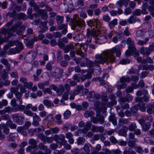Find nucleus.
Returning a JSON list of instances; mask_svg holds the SVG:
<instances>
[{
  "instance_id": "nucleus-52",
  "label": "nucleus",
  "mask_w": 154,
  "mask_h": 154,
  "mask_svg": "<svg viewBox=\"0 0 154 154\" xmlns=\"http://www.w3.org/2000/svg\"><path fill=\"white\" fill-rule=\"evenodd\" d=\"M45 120L46 121L48 122H53L54 120L53 116L51 115H48Z\"/></svg>"
},
{
  "instance_id": "nucleus-27",
  "label": "nucleus",
  "mask_w": 154,
  "mask_h": 154,
  "mask_svg": "<svg viewBox=\"0 0 154 154\" xmlns=\"http://www.w3.org/2000/svg\"><path fill=\"white\" fill-rule=\"evenodd\" d=\"M109 120L110 122H112V123L114 125H116L117 122L115 116L113 115H111L109 117Z\"/></svg>"
},
{
  "instance_id": "nucleus-51",
  "label": "nucleus",
  "mask_w": 154,
  "mask_h": 154,
  "mask_svg": "<svg viewBox=\"0 0 154 154\" xmlns=\"http://www.w3.org/2000/svg\"><path fill=\"white\" fill-rule=\"evenodd\" d=\"M64 90L66 91V92L69 94L70 91V85L68 83H66L64 85Z\"/></svg>"
},
{
  "instance_id": "nucleus-9",
  "label": "nucleus",
  "mask_w": 154,
  "mask_h": 154,
  "mask_svg": "<svg viewBox=\"0 0 154 154\" xmlns=\"http://www.w3.org/2000/svg\"><path fill=\"white\" fill-rule=\"evenodd\" d=\"M135 100L137 102L140 103L137 105V106L139 108L140 110L142 112H145L146 111V107L145 106V103H143L142 97H137Z\"/></svg>"
},
{
  "instance_id": "nucleus-11",
  "label": "nucleus",
  "mask_w": 154,
  "mask_h": 154,
  "mask_svg": "<svg viewBox=\"0 0 154 154\" xmlns=\"http://www.w3.org/2000/svg\"><path fill=\"white\" fill-rule=\"evenodd\" d=\"M0 33L3 34L5 36V39L8 40L9 38L11 37L12 33L7 29H2L0 30Z\"/></svg>"
},
{
  "instance_id": "nucleus-35",
  "label": "nucleus",
  "mask_w": 154,
  "mask_h": 154,
  "mask_svg": "<svg viewBox=\"0 0 154 154\" xmlns=\"http://www.w3.org/2000/svg\"><path fill=\"white\" fill-rule=\"evenodd\" d=\"M136 35L137 36L139 37H145V32L140 30H138L136 33Z\"/></svg>"
},
{
  "instance_id": "nucleus-55",
  "label": "nucleus",
  "mask_w": 154,
  "mask_h": 154,
  "mask_svg": "<svg viewBox=\"0 0 154 154\" xmlns=\"http://www.w3.org/2000/svg\"><path fill=\"white\" fill-rule=\"evenodd\" d=\"M50 130L52 134H57L59 132L60 129L57 127H55L50 128Z\"/></svg>"
},
{
  "instance_id": "nucleus-10",
  "label": "nucleus",
  "mask_w": 154,
  "mask_h": 154,
  "mask_svg": "<svg viewBox=\"0 0 154 154\" xmlns=\"http://www.w3.org/2000/svg\"><path fill=\"white\" fill-rule=\"evenodd\" d=\"M97 60L96 61L97 64H103L106 63H112L116 61L115 58H97Z\"/></svg>"
},
{
  "instance_id": "nucleus-22",
  "label": "nucleus",
  "mask_w": 154,
  "mask_h": 154,
  "mask_svg": "<svg viewBox=\"0 0 154 154\" xmlns=\"http://www.w3.org/2000/svg\"><path fill=\"white\" fill-rule=\"evenodd\" d=\"M84 89L83 85H77L75 87V89H74V91L76 94H78Z\"/></svg>"
},
{
  "instance_id": "nucleus-23",
  "label": "nucleus",
  "mask_w": 154,
  "mask_h": 154,
  "mask_svg": "<svg viewBox=\"0 0 154 154\" xmlns=\"http://www.w3.org/2000/svg\"><path fill=\"white\" fill-rule=\"evenodd\" d=\"M49 84V81H47L43 83H39L38 84V86L40 89H43L45 86H48Z\"/></svg>"
},
{
  "instance_id": "nucleus-29",
  "label": "nucleus",
  "mask_w": 154,
  "mask_h": 154,
  "mask_svg": "<svg viewBox=\"0 0 154 154\" xmlns=\"http://www.w3.org/2000/svg\"><path fill=\"white\" fill-rule=\"evenodd\" d=\"M41 130V129L40 128H38L35 129H30L29 130L28 134L29 135L32 136L35 132H38Z\"/></svg>"
},
{
  "instance_id": "nucleus-45",
  "label": "nucleus",
  "mask_w": 154,
  "mask_h": 154,
  "mask_svg": "<svg viewBox=\"0 0 154 154\" xmlns=\"http://www.w3.org/2000/svg\"><path fill=\"white\" fill-rule=\"evenodd\" d=\"M128 123V121L127 119H125L123 118L120 119L118 122V125L120 126H122L124 124H127Z\"/></svg>"
},
{
  "instance_id": "nucleus-42",
  "label": "nucleus",
  "mask_w": 154,
  "mask_h": 154,
  "mask_svg": "<svg viewBox=\"0 0 154 154\" xmlns=\"http://www.w3.org/2000/svg\"><path fill=\"white\" fill-rule=\"evenodd\" d=\"M149 40V38L148 37L146 38L145 41H142L139 40L138 41L137 44L138 45L143 46L144 45L146 44L147 42Z\"/></svg>"
},
{
  "instance_id": "nucleus-39",
  "label": "nucleus",
  "mask_w": 154,
  "mask_h": 154,
  "mask_svg": "<svg viewBox=\"0 0 154 154\" xmlns=\"http://www.w3.org/2000/svg\"><path fill=\"white\" fill-rule=\"evenodd\" d=\"M10 90L11 92L14 94V95L20 92L19 91V89L18 87H11L10 89Z\"/></svg>"
},
{
  "instance_id": "nucleus-53",
  "label": "nucleus",
  "mask_w": 154,
  "mask_h": 154,
  "mask_svg": "<svg viewBox=\"0 0 154 154\" xmlns=\"http://www.w3.org/2000/svg\"><path fill=\"white\" fill-rule=\"evenodd\" d=\"M16 48L14 49H10L7 52L8 54H14L16 53H18Z\"/></svg>"
},
{
  "instance_id": "nucleus-33",
  "label": "nucleus",
  "mask_w": 154,
  "mask_h": 154,
  "mask_svg": "<svg viewBox=\"0 0 154 154\" xmlns=\"http://www.w3.org/2000/svg\"><path fill=\"white\" fill-rule=\"evenodd\" d=\"M137 128L136 124L134 122H132L128 126V130L130 131H134Z\"/></svg>"
},
{
  "instance_id": "nucleus-8",
  "label": "nucleus",
  "mask_w": 154,
  "mask_h": 154,
  "mask_svg": "<svg viewBox=\"0 0 154 154\" xmlns=\"http://www.w3.org/2000/svg\"><path fill=\"white\" fill-rule=\"evenodd\" d=\"M11 116L14 121L20 124H22L23 122L22 119H24V118L19 113L12 114Z\"/></svg>"
},
{
  "instance_id": "nucleus-38",
  "label": "nucleus",
  "mask_w": 154,
  "mask_h": 154,
  "mask_svg": "<svg viewBox=\"0 0 154 154\" xmlns=\"http://www.w3.org/2000/svg\"><path fill=\"white\" fill-rule=\"evenodd\" d=\"M136 17L134 15L131 16L127 20V21L129 23H135L136 21Z\"/></svg>"
},
{
  "instance_id": "nucleus-41",
  "label": "nucleus",
  "mask_w": 154,
  "mask_h": 154,
  "mask_svg": "<svg viewBox=\"0 0 154 154\" xmlns=\"http://www.w3.org/2000/svg\"><path fill=\"white\" fill-rule=\"evenodd\" d=\"M85 139L82 137H79L77 140V143L78 145H82L85 142Z\"/></svg>"
},
{
  "instance_id": "nucleus-15",
  "label": "nucleus",
  "mask_w": 154,
  "mask_h": 154,
  "mask_svg": "<svg viewBox=\"0 0 154 154\" xmlns=\"http://www.w3.org/2000/svg\"><path fill=\"white\" fill-rule=\"evenodd\" d=\"M87 35L89 36H93L95 38V39L97 41H95L94 42L95 43H100V42H98V41L99 40V39L97 37V34L96 31L94 30H90L89 29L88 30L87 32Z\"/></svg>"
},
{
  "instance_id": "nucleus-49",
  "label": "nucleus",
  "mask_w": 154,
  "mask_h": 154,
  "mask_svg": "<svg viewBox=\"0 0 154 154\" xmlns=\"http://www.w3.org/2000/svg\"><path fill=\"white\" fill-rule=\"evenodd\" d=\"M123 36H129L131 34V33L129 31V28L128 27H126L123 31Z\"/></svg>"
},
{
  "instance_id": "nucleus-32",
  "label": "nucleus",
  "mask_w": 154,
  "mask_h": 154,
  "mask_svg": "<svg viewBox=\"0 0 154 154\" xmlns=\"http://www.w3.org/2000/svg\"><path fill=\"white\" fill-rule=\"evenodd\" d=\"M94 115V112L92 111L87 110L84 113V116L86 118H88L93 116Z\"/></svg>"
},
{
  "instance_id": "nucleus-43",
  "label": "nucleus",
  "mask_w": 154,
  "mask_h": 154,
  "mask_svg": "<svg viewBox=\"0 0 154 154\" xmlns=\"http://www.w3.org/2000/svg\"><path fill=\"white\" fill-rule=\"evenodd\" d=\"M54 60H51L49 61L48 63L46 64V69L48 70L51 71L52 68V64L54 63Z\"/></svg>"
},
{
  "instance_id": "nucleus-5",
  "label": "nucleus",
  "mask_w": 154,
  "mask_h": 154,
  "mask_svg": "<svg viewBox=\"0 0 154 154\" xmlns=\"http://www.w3.org/2000/svg\"><path fill=\"white\" fill-rule=\"evenodd\" d=\"M84 23L85 22L83 19L78 17L74 18L69 24L71 26V29L73 30H75L77 26H82Z\"/></svg>"
},
{
  "instance_id": "nucleus-64",
  "label": "nucleus",
  "mask_w": 154,
  "mask_h": 154,
  "mask_svg": "<svg viewBox=\"0 0 154 154\" xmlns=\"http://www.w3.org/2000/svg\"><path fill=\"white\" fill-rule=\"evenodd\" d=\"M149 3L151 5L149 7L148 9L149 11L154 9V0H151L150 1Z\"/></svg>"
},
{
  "instance_id": "nucleus-12",
  "label": "nucleus",
  "mask_w": 154,
  "mask_h": 154,
  "mask_svg": "<svg viewBox=\"0 0 154 154\" xmlns=\"http://www.w3.org/2000/svg\"><path fill=\"white\" fill-rule=\"evenodd\" d=\"M58 26L57 30H61L62 32L63 35H65L68 32V24H60Z\"/></svg>"
},
{
  "instance_id": "nucleus-19",
  "label": "nucleus",
  "mask_w": 154,
  "mask_h": 154,
  "mask_svg": "<svg viewBox=\"0 0 154 154\" xmlns=\"http://www.w3.org/2000/svg\"><path fill=\"white\" fill-rule=\"evenodd\" d=\"M47 11L46 10L40 9L37 14L42 16V19H45L48 17Z\"/></svg>"
},
{
  "instance_id": "nucleus-1",
  "label": "nucleus",
  "mask_w": 154,
  "mask_h": 154,
  "mask_svg": "<svg viewBox=\"0 0 154 154\" xmlns=\"http://www.w3.org/2000/svg\"><path fill=\"white\" fill-rule=\"evenodd\" d=\"M121 52L119 49L114 47L110 50H107L103 51L100 54H97L95 55V58H115L120 57Z\"/></svg>"
},
{
  "instance_id": "nucleus-3",
  "label": "nucleus",
  "mask_w": 154,
  "mask_h": 154,
  "mask_svg": "<svg viewBox=\"0 0 154 154\" xmlns=\"http://www.w3.org/2000/svg\"><path fill=\"white\" fill-rule=\"evenodd\" d=\"M13 107L11 106H7L5 107V112L6 113H11L13 112H16L19 111H23L25 108V106L23 105H19L17 104L16 106H13Z\"/></svg>"
},
{
  "instance_id": "nucleus-47",
  "label": "nucleus",
  "mask_w": 154,
  "mask_h": 154,
  "mask_svg": "<svg viewBox=\"0 0 154 154\" xmlns=\"http://www.w3.org/2000/svg\"><path fill=\"white\" fill-rule=\"evenodd\" d=\"M86 92L87 93V96L88 98V99L94 98V91H90L89 92H88V89H86Z\"/></svg>"
},
{
  "instance_id": "nucleus-21",
  "label": "nucleus",
  "mask_w": 154,
  "mask_h": 154,
  "mask_svg": "<svg viewBox=\"0 0 154 154\" xmlns=\"http://www.w3.org/2000/svg\"><path fill=\"white\" fill-rule=\"evenodd\" d=\"M147 112L149 114L153 113L154 114V109L152 104L149 103L147 106Z\"/></svg>"
},
{
  "instance_id": "nucleus-46",
  "label": "nucleus",
  "mask_w": 154,
  "mask_h": 154,
  "mask_svg": "<svg viewBox=\"0 0 154 154\" xmlns=\"http://www.w3.org/2000/svg\"><path fill=\"white\" fill-rule=\"evenodd\" d=\"M117 24V19H114L112 21H110L109 23V25L111 28L113 27L114 26Z\"/></svg>"
},
{
  "instance_id": "nucleus-48",
  "label": "nucleus",
  "mask_w": 154,
  "mask_h": 154,
  "mask_svg": "<svg viewBox=\"0 0 154 154\" xmlns=\"http://www.w3.org/2000/svg\"><path fill=\"white\" fill-rule=\"evenodd\" d=\"M73 79L77 82H81V75L80 74H75L73 75Z\"/></svg>"
},
{
  "instance_id": "nucleus-7",
  "label": "nucleus",
  "mask_w": 154,
  "mask_h": 154,
  "mask_svg": "<svg viewBox=\"0 0 154 154\" xmlns=\"http://www.w3.org/2000/svg\"><path fill=\"white\" fill-rule=\"evenodd\" d=\"M96 116V117H93L91 118V121L94 124H97L99 122L101 125L103 124L104 121V117L99 114H97Z\"/></svg>"
},
{
  "instance_id": "nucleus-18",
  "label": "nucleus",
  "mask_w": 154,
  "mask_h": 154,
  "mask_svg": "<svg viewBox=\"0 0 154 154\" xmlns=\"http://www.w3.org/2000/svg\"><path fill=\"white\" fill-rule=\"evenodd\" d=\"M75 46L73 45L70 43L69 45H66L64 48H63V51L65 53H68L71 50H74Z\"/></svg>"
},
{
  "instance_id": "nucleus-14",
  "label": "nucleus",
  "mask_w": 154,
  "mask_h": 154,
  "mask_svg": "<svg viewBox=\"0 0 154 154\" xmlns=\"http://www.w3.org/2000/svg\"><path fill=\"white\" fill-rule=\"evenodd\" d=\"M92 72H88L85 75H81V82H83L87 79H89L92 78Z\"/></svg>"
},
{
  "instance_id": "nucleus-37",
  "label": "nucleus",
  "mask_w": 154,
  "mask_h": 154,
  "mask_svg": "<svg viewBox=\"0 0 154 154\" xmlns=\"http://www.w3.org/2000/svg\"><path fill=\"white\" fill-rule=\"evenodd\" d=\"M46 136L43 133H39L37 135V137L44 143H45V139Z\"/></svg>"
},
{
  "instance_id": "nucleus-30",
  "label": "nucleus",
  "mask_w": 154,
  "mask_h": 154,
  "mask_svg": "<svg viewBox=\"0 0 154 154\" xmlns=\"http://www.w3.org/2000/svg\"><path fill=\"white\" fill-rule=\"evenodd\" d=\"M10 12L7 14V15L10 16L11 17H14L16 15V11L14 9H13L12 7L10 8Z\"/></svg>"
},
{
  "instance_id": "nucleus-2",
  "label": "nucleus",
  "mask_w": 154,
  "mask_h": 154,
  "mask_svg": "<svg viewBox=\"0 0 154 154\" xmlns=\"http://www.w3.org/2000/svg\"><path fill=\"white\" fill-rule=\"evenodd\" d=\"M23 113L28 116L33 117L32 125H33L37 126L39 125V122L41 121V118L36 113H33L30 110L27 109L24 110Z\"/></svg>"
},
{
  "instance_id": "nucleus-4",
  "label": "nucleus",
  "mask_w": 154,
  "mask_h": 154,
  "mask_svg": "<svg viewBox=\"0 0 154 154\" xmlns=\"http://www.w3.org/2000/svg\"><path fill=\"white\" fill-rule=\"evenodd\" d=\"M25 29V26H21L20 23H17L12 26L10 29V31L13 32H16L18 35L22 34V32Z\"/></svg>"
},
{
  "instance_id": "nucleus-31",
  "label": "nucleus",
  "mask_w": 154,
  "mask_h": 154,
  "mask_svg": "<svg viewBox=\"0 0 154 154\" xmlns=\"http://www.w3.org/2000/svg\"><path fill=\"white\" fill-rule=\"evenodd\" d=\"M154 35V32L153 31H145V37H148V38H152Z\"/></svg>"
},
{
  "instance_id": "nucleus-60",
  "label": "nucleus",
  "mask_w": 154,
  "mask_h": 154,
  "mask_svg": "<svg viewBox=\"0 0 154 154\" xmlns=\"http://www.w3.org/2000/svg\"><path fill=\"white\" fill-rule=\"evenodd\" d=\"M131 61V60L128 58H123L120 61V63L123 64L129 63Z\"/></svg>"
},
{
  "instance_id": "nucleus-13",
  "label": "nucleus",
  "mask_w": 154,
  "mask_h": 154,
  "mask_svg": "<svg viewBox=\"0 0 154 154\" xmlns=\"http://www.w3.org/2000/svg\"><path fill=\"white\" fill-rule=\"evenodd\" d=\"M63 72L62 70H60L59 68L57 67L54 71L51 72V76L53 77H55L57 76L59 77L60 75H62Z\"/></svg>"
},
{
  "instance_id": "nucleus-24",
  "label": "nucleus",
  "mask_w": 154,
  "mask_h": 154,
  "mask_svg": "<svg viewBox=\"0 0 154 154\" xmlns=\"http://www.w3.org/2000/svg\"><path fill=\"white\" fill-rule=\"evenodd\" d=\"M7 125L11 129H15L16 128V125L11 120H8L7 122Z\"/></svg>"
},
{
  "instance_id": "nucleus-16",
  "label": "nucleus",
  "mask_w": 154,
  "mask_h": 154,
  "mask_svg": "<svg viewBox=\"0 0 154 154\" xmlns=\"http://www.w3.org/2000/svg\"><path fill=\"white\" fill-rule=\"evenodd\" d=\"M140 52L141 54L145 57L148 56L150 54L147 47H141L140 48Z\"/></svg>"
},
{
  "instance_id": "nucleus-26",
  "label": "nucleus",
  "mask_w": 154,
  "mask_h": 154,
  "mask_svg": "<svg viewBox=\"0 0 154 154\" xmlns=\"http://www.w3.org/2000/svg\"><path fill=\"white\" fill-rule=\"evenodd\" d=\"M29 143L32 146L33 148H36L37 146V141L33 138H31L29 140Z\"/></svg>"
},
{
  "instance_id": "nucleus-17",
  "label": "nucleus",
  "mask_w": 154,
  "mask_h": 154,
  "mask_svg": "<svg viewBox=\"0 0 154 154\" xmlns=\"http://www.w3.org/2000/svg\"><path fill=\"white\" fill-rule=\"evenodd\" d=\"M104 130V128L103 126H98L93 125L92 126L91 130L93 132H103Z\"/></svg>"
},
{
  "instance_id": "nucleus-6",
  "label": "nucleus",
  "mask_w": 154,
  "mask_h": 154,
  "mask_svg": "<svg viewBox=\"0 0 154 154\" xmlns=\"http://www.w3.org/2000/svg\"><path fill=\"white\" fill-rule=\"evenodd\" d=\"M130 81L131 79L128 76H123L120 79V81L122 84L118 85L117 87V88L119 89H121L125 88L127 85L125 82L129 83L130 82Z\"/></svg>"
},
{
  "instance_id": "nucleus-50",
  "label": "nucleus",
  "mask_w": 154,
  "mask_h": 154,
  "mask_svg": "<svg viewBox=\"0 0 154 154\" xmlns=\"http://www.w3.org/2000/svg\"><path fill=\"white\" fill-rule=\"evenodd\" d=\"M43 103L48 107H49L53 105L51 102L47 100H44L43 101Z\"/></svg>"
},
{
  "instance_id": "nucleus-28",
  "label": "nucleus",
  "mask_w": 154,
  "mask_h": 154,
  "mask_svg": "<svg viewBox=\"0 0 154 154\" xmlns=\"http://www.w3.org/2000/svg\"><path fill=\"white\" fill-rule=\"evenodd\" d=\"M62 115L60 114H58L55 115V118L56 120V123L58 125H60L62 123L61 119Z\"/></svg>"
},
{
  "instance_id": "nucleus-63",
  "label": "nucleus",
  "mask_w": 154,
  "mask_h": 154,
  "mask_svg": "<svg viewBox=\"0 0 154 154\" xmlns=\"http://www.w3.org/2000/svg\"><path fill=\"white\" fill-rule=\"evenodd\" d=\"M137 105L135 106L130 108L131 112L133 115L135 114L137 112L138 109L137 107Z\"/></svg>"
},
{
  "instance_id": "nucleus-58",
  "label": "nucleus",
  "mask_w": 154,
  "mask_h": 154,
  "mask_svg": "<svg viewBox=\"0 0 154 154\" xmlns=\"http://www.w3.org/2000/svg\"><path fill=\"white\" fill-rule=\"evenodd\" d=\"M17 44L18 46L16 48L17 51V52H19L23 49V45L21 43L19 42H17Z\"/></svg>"
},
{
  "instance_id": "nucleus-40",
  "label": "nucleus",
  "mask_w": 154,
  "mask_h": 154,
  "mask_svg": "<svg viewBox=\"0 0 154 154\" xmlns=\"http://www.w3.org/2000/svg\"><path fill=\"white\" fill-rule=\"evenodd\" d=\"M40 143L37 146L38 147V149L41 150H46L47 149V146H45L44 143Z\"/></svg>"
},
{
  "instance_id": "nucleus-61",
  "label": "nucleus",
  "mask_w": 154,
  "mask_h": 154,
  "mask_svg": "<svg viewBox=\"0 0 154 154\" xmlns=\"http://www.w3.org/2000/svg\"><path fill=\"white\" fill-rule=\"evenodd\" d=\"M141 11L139 9H137L135 10L132 12V14L134 16H139L141 15Z\"/></svg>"
},
{
  "instance_id": "nucleus-56",
  "label": "nucleus",
  "mask_w": 154,
  "mask_h": 154,
  "mask_svg": "<svg viewBox=\"0 0 154 154\" xmlns=\"http://www.w3.org/2000/svg\"><path fill=\"white\" fill-rule=\"evenodd\" d=\"M91 123L90 122H87L85 124L84 129L86 131L89 130L91 128Z\"/></svg>"
},
{
  "instance_id": "nucleus-20",
  "label": "nucleus",
  "mask_w": 154,
  "mask_h": 154,
  "mask_svg": "<svg viewBox=\"0 0 154 154\" xmlns=\"http://www.w3.org/2000/svg\"><path fill=\"white\" fill-rule=\"evenodd\" d=\"M39 6L41 8H45L46 10L48 11L51 12L53 10L52 8L49 7L48 4L43 2H42L40 3Z\"/></svg>"
},
{
  "instance_id": "nucleus-25",
  "label": "nucleus",
  "mask_w": 154,
  "mask_h": 154,
  "mask_svg": "<svg viewBox=\"0 0 154 154\" xmlns=\"http://www.w3.org/2000/svg\"><path fill=\"white\" fill-rule=\"evenodd\" d=\"M37 54L36 52L34 51H31L26 54V57L29 58H35Z\"/></svg>"
},
{
  "instance_id": "nucleus-44",
  "label": "nucleus",
  "mask_w": 154,
  "mask_h": 154,
  "mask_svg": "<svg viewBox=\"0 0 154 154\" xmlns=\"http://www.w3.org/2000/svg\"><path fill=\"white\" fill-rule=\"evenodd\" d=\"M58 90L57 93H58L60 95L63 93L64 91V86H63L62 85H59V87L58 88Z\"/></svg>"
},
{
  "instance_id": "nucleus-36",
  "label": "nucleus",
  "mask_w": 154,
  "mask_h": 154,
  "mask_svg": "<svg viewBox=\"0 0 154 154\" xmlns=\"http://www.w3.org/2000/svg\"><path fill=\"white\" fill-rule=\"evenodd\" d=\"M58 140H60L61 141V143L62 144L63 143H66L67 142L66 140L65 139V136L64 134H60L59 135V138Z\"/></svg>"
},
{
  "instance_id": "nucleus-57",
  "label": "nucleus",
  "mask_w": 154,
  "mask_h": 154,
  "mask_svg": "<svg viewBox=\"0 0 154 154\" xmlns=\"http://www.w3.org/2000/svg\"><path fill=\"white\" fill-rule=\"evenodd\" d=\"M71 114V112L68 110H67L64 112L63 115L65 119H67L70 117Z\"/></svg>"
},
{
  "instance_id": "nucleus-54",
  "label": "nucleus",
  "mask_w": 154,
  "mask_h": 154,
  "mask_svg": "<svg viewBox=\"0 0 154 154\" xmlns=\"http://www.w3.org/2000/svg\"><path fill=\"white\" fill-rule=\"evenodd\" d=\"M62 32H53V36L55 38H60L62 36Z\"/></svg>"
},
{
  "instance_id": "nucleus-59",
  "label": "nucleus",
  "mask_w": 154,
  "mask_h": 154,
  "mask_svg": "<svg viewBox=\"0 0 154 154\" xmlns=\"http://www.w3.org/2000/svg\"><path fill=\"white\" fill-rule=\"evenodd\" d=\"M88 61V58H84L82 59L81 63L80 66H85L87 65Z\"/></svg>"
},
{
  "instance_id": "nucleus-62",
  "label": "nucleus",
  "mask_w": 154,
  "mask_h": 154,
  "mask_svg": "<svg viewBox=\"0 0 154 154\" xmlns=\"http://www.w3.org/2000/svg\"><path fill=\"white\" fill-rule=\"evenodd\" d=\"M90 145L88 144H85L84 146L83 149L87 153H88L90 152Z\"/></svg>"
},
{
  "instance_id": "nucleus-34",
  "label": "nucleus",
  "mask_w": 154,
  "mask_h": 154,
  "mask_svg": "<svg viewBox=\"0 0 154 154\" xmlns=\"http://www.w3.org/2000/svg\"><path fill=\"white\" fill-rule=\"evenodd\" d=\"M64 17L60 15H57L56 17V20L58 24L62 23L63 21Z\"/></svg>"
}]
</instances>
